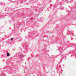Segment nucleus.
<instances>
[{"label":"nucleus","instance_id":"2","mask_svg":"<svg viewBox=\"0 0 76 76\" xmlns=\"http://www.w3.org/2000/svg\"><path fill=\"white\" fill-rule=\"evenodd\" d=\"M11 41H13V38H11Z\"/></svg>","mask_w":76,"mask_h":76},{"label":"nucleus","instance_id":"1","mask_svg":"<svg viewBox=\"0 0 76 76\" xmlns=\"http://www.w3.org/2000/svg\"><path fill=\"white\" fill-rule=\"evenodd\" d=\"M10 56V54L9 53H7V56L9 57Z\"/></svg>","mask_w":76,"mask_h":76}]
</instances>
